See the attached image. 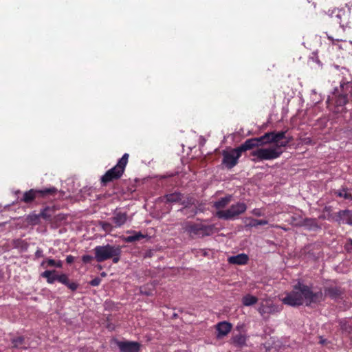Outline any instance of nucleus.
<instances>
[{"instance_id":"46","label":"nucleus","mask_w":352,"mask_h":352,"mask_svg":"<svg viewBox=\"0 0 352 352\" xmlns=\"http://www.w3.org/2000/svg\"><path fill=\"white\" fill-rule=\"evenodd\" d=\"M327 38H328L329 40L331 41L332 42L334 41V39H333V38L332 36H328Z\"/></svg>"},{"instance_id":"45","label":"nucleus","mask_w":352,"mask_h":352,"mask_svg":"<svg viewBox=\"0 0 352 352\" xmlns=\"http://www.w3.org/2000/svg\"><path fill=\"white\" fill-rule=\"evenodd\" d=\"M272 228H278V229H281V230H283L285 231H287V228L283 227V226H279V225H272L271 226Z\"/></svg>"},{"instance_id":"3","label":"nucleus","mask_w":352,"mask_h":352,"mask_svg":"<svg viewBox=\"0 0 352 352\" xmlns=\"http://www.w3.org/2000/svg\"><path fill=\"white\" fill-rule=\"evenodd\" d=\"M129 157L128 153H124L118 160L117 164L100 177V183L102 186H107L109 182L117 180L122 176L128 163Z\"/></svg>"},{"instance_id":"1","label":"nucleus","mask_w":352,"mask_h":352,"mask_svg":"<svg viewBox=\"0 0 352 352\" xmlns=\"http://www.w3.org/2000/svg\"><path fill=\"white\" fill-rule=\"evenodd\" d=\"M287 131H270L264 133L263 138L265 144H275V146L268 148H258L250 153L252 161L258 162L278 159L283 151L281 147H286L292 141V137H286Z\"/></svg>"},{"instance_id":"50","label":"nucleus","mask_w":352,"mask_h":352,"mask_svg":"<svg viewBox=\"0 0 352 352\" xmlns=\"http://www.w3.org/2000/svg\"><path fill=\"white\" fill-rule=\"evenodd\" d=\"M351 200H352V196L351 195V198H350Z\"/></svg>"},{"instance_id":"2","label":"nucleus","mask_w":352,"mask_h":352,"mask_svg":"<svg viewBox=\"0 0 352 352\" xmlns=\"http://www.w3.org/2000/svg\"><path fill=\"white\" fill-rule=\"evenodd\" d=\"M324 300L322 291L314 292L308 285L301 283L296 284L292 292L286 294L285 297L281 299L283 304L291 307H298L304 302L307 306L318 303Z\"/></svg>"},{"instance_id":"22","label":"nucleus","mask_w":352,"mask_h":352,"mask_svg":"<svg viewBox=\"0 0 352 352\" xmlns=\"http://www.w3.org/2000/svg\"><path fill=\"white\" fill-rule=\"evenodd\" d=\"M232 199V195H226L223 197L220 198L219 200L215 201L213 206L216 209H221L225 208Z\"/></svg>"},{"instance_id":"28","label":"nucleus","mask_w":352,"mask_h":352,"mask_svg":"<svg viewBox=\"0 0 352 352\" xmlns=\"http://www.w3.org/2000/svg\"><path fill=\"white\" fill-rule=\"evenodd\" d=\"M51 210H52V208L50 206H45L41 209L39 213L41 218H43L45 220L50 219L52 217V214L49 212Z\"/></svg>"},{"instance_id":"47","label":"nucleus","mask_w":352,"mask_h":352,"mask_svg":"<svg viewBox=\"0 0 352 352\" xmlns=\"http://www.w3.org/2000/svg\"><path fill=\"white\" fill-rule=\"evenodd\" d=\"M197 213V209H195L193 210V214L192 215H195Z\"/></svg>"},{"instance_id":"29","label":"nucleus","mask_w":352,"mask_h":352,"mask_svg":"<svg viewBox=\"0 0 352 352\" xmlns=\"http://www.w3.org/2000/svg\"><path fill=\"white\" fill-rule=\"evenodd\" d=\"M348 189L345 187H342L341 189L335 192V195L339 197H343L345 199H350L351 195L347 193Z\"/></svg>"},{"instance_id":"48","label":"nucleus","mask_w":352,"mask_h":352,"mask_svg":"<svg viewBox=\"0 0 352 352\" xmlns=\"http://www.w3.org/2000/svg\"><path fill=\"white\" fill-rule=\"evenodd\" d=\"M310 142H311L310 138H308V140H307V143Z\"/></svg>"},{"instance_id":"16","label":"nucleus","mask_w":352,"mask_h":352,"mask_svg":"<svg viewBox=\"0 0 352 352\" xmlns=\"http://www.w3.org/2000/svg\"><path fill=\"white\" fill-rule=\"evenodd\" d=\"M231 328V324L226 321L219 322L216 326L217 338H221L226 336L230 331Z\"/></svg>"},{"instance_id":"25","label":"nucleus","mask_w":352,"mask_h":352,"mask_svg":"<svg viewBox=\"0 0 352 352\" xmlns=\"http://www.w3.org/2000/svg\"><path fill=\"white\" fill-rule=\"evenodd\" d=\"M333 100H335V105L336 107H343L348 102V96L346 94H338L336 95V97Z\"/></svg>"},{"instance_id":"11","label":"nucleus","mask_w":352,"mask_h":352,"mask_svg":"<svg viewBox=\"0 0 352 352\" xmlns=\"http://www.w3.org/2000/svg\"><path fill=\"white\" fill-rule=\"evenodd\" d=\"M120 352H139L141 349V344L136 341H120L116 340Z\"/></svg>"},{"instance_id":"35","label":"nucleus","mask_w":352,"mask_h":352,"mask_svg":"<svg viewBox=\"0 0 352 352\" xmlns=\"http://www.w3.org/2000/svg\"><path fill=\"white\" fill-rule=\"evenodd\" d=\"M44 254L43 250L41 248H37L34 256V261H36L40 258H43Z\"/></svg>"},{"instance_id":"14","label":"nucleus","mask_w":352,"mask_h":352,"mask_svg":"<svg viewBox=\"0 0 352 352\" xmlns=\"http://www.w3.org/2000/svg\"><path fill=\"white\" fill-rule=\"evenodd\" d=\"M342 294V289L338 286H331L324 288V294L333 300L338 299Z\"/></svg>"},{"instance_id":"18","label":"nucleus","mask_w":352,"mask_h":352,"mask_svg":"<svg viewBox=\"0 0 352 352\" xmlns=\"http://www.w3.org/2000/svg\"><path fill=\"white\" fill-rule=\"evenodd\" d=\"M183 198V194L180 192H174L173 193L166 194L164 195V199L167 203H177L180 202Z\"/></svg>"},{"instance_id":"42","label":"nucleus","mask_w":352,"mask_h":352,"mask_svg":"<svg viewBox=\"0 0 352 352\" xmlns=\"http://www.w3.org/2000/svg\"><path fill=\"white\" fill-rule=\"evenodd\" d=\"M74 256L72 255H67L66 257V262L68 264H72L74 261Z\"/></svg>"},{"instance_id":"19","label":"nucleus","mask_w":352,"mask_h":352,"mask_svg":"<svg viewBox=\"0 0 352 352\" xmlns=\"http://www.w3.org/2000/svg\"><path fill=\"white\" fill-rule=\"evenodd\" d=\"M256 147V144L253 138L246 140L243 144L237 147L240 153L242 154L243 152L251 150L253 148Z\"/></svg>"},{"instance_id":"13","label":"nucleus","mask_w":352,"mask_h":352,"mask_svg":"<svg viewBox=\"0 0 352 352\" xmlns=\"http://www.w3.org/2000/svg\"><path fill=\"white\" fill-rule=\"evenodd\" d=\"M128 214L126 212H122L116 209L113 212L112 221L116 228L122 226L127 221Z\"/></svg>"},{"instance_id":"39","label":"nucleus","mask_w":352,"mask_h":352,"mask_svg":"<svg viewBox=\"0 0 352 352\" xmlns=\"http://www.w3.org/2000/svg\"><path fill=\"white\" fill-rule=\"evenodd\" d=\"M140 292L141 294L149 296L152 295V292L149 290L146 289L144 287H141L140 289Z\"/></svg>"},{"instance_id":"33","label":"nucleus","mask_w":352,"mask_h":352,"mask_svg":"<svg viewBox=\"0 0 352 352\" xmlns=\"http://www.w3.org/2000/svg\"><path fill=\"white\" fill-rule=\"evenodd\" d=\"M113 252H115V254H113V256H112L111 258L114 263H117L120 259L121 250L119 247L116 246Z\"/></svg>"},{"instance_id":"12","label":"nucleus","mask_w":352,"mask_h":352,"mask_svg":"<svg viewBox=\"0 0 352 352\" xmlns=\"http://www.w3.org/2000/svg\"><path fill=\"white\" fill-rule=\"evenodd\" d=\"M333 21L338 23L340 26L344 29L345 26L348 24L349 14L342 9H337L332 11L330 14Z\"/></svg>"},{"instance_id":"26","label":"nucleus","mask_w":352,"mask_h":352,"mask_svg":"<svg viewBox=\"0 0 352 352\" xmlns=\"http://www.w3.org/2000/svg\"><path fill=\"white\" fill-rule=\"evenodd\" d=\"M145 237L146 236L142 234L141 232H132L131 235L127 236L124 238V241L126 243H132L140 241Z\"/></svg>"},{"instance_id":"38","label":"nucleus","mask_w":352,"mask_h":352,"mask_svg":"<svg viewBox=\"0 0 352 352\" xmlns=\"http://www.w3.org/2000/svg\"><path fill=\"white\" fill-rule=\"evenodd\" d=\"M101 279L99 277H96L89 282V285L93 287H96L100 285Z\"/></svg>"},{"instance_id":"20","label":"nucleus","mask_w":352,"mask_h":352,"mask_svg":"<svg viewBox=\"0 0 352 352\" xmlns=\"http://www.w3.org/2000/svg\"><path fill=\"white\" fill-rule=\"evenodd\" d=\"M258 299L256 296L250 294L243 296L241 298V303L245 307H250L257 303Z\"/></svg>"},{"instance_id":"40","label":"nucleus","mask_w":352,"mask_h":352,"mask_svg":"<svg viewBox=\"0 0 352 352\" xmlns=\"http://www.w3.org/2000/svg\"><path fill=\"white\" fill-rule=\"evenodd\" d=\"M310 59L313 62L317 63L318 65H321V63H320V61L319 60L318 56V54L316 53H313V56L310 58Z\"/></svg>"},{"instance_id":"37","label":"nucleus","mask_w":352,"mask_h":352,"mask_svg":"<svg viewBox=\"0 0 352 352\" xmlns=\"http://www.w3.org/2000/svg\"><path fill=\"white\" fill-rule=\"evenodd\" d=\"M94 259V257L89 254H85L82 256V261L84 263H89Z\"/></svg>"},{"instance_id":"23","label":"nucleus","mask_w":352,"mask_h":352,"mask_svg":"<svg viewBox=\"0 0 352 352\" xmlns=\"http://www.w3.org/2000/svg\"><path fill=\"white\" fill-rule=\"evenodd\" d=\"M183 208L180 210L184 214H187V210L192 206L195 205V199L192 197H188L186 199L181 201Z\"/></svg>"},{"instance_id":"44","label":"nucleus","mask_w":352,"mask_h":352,"mask_svg":"<svg viewBox=\"0 0 352 352\" xmlns=\"http://www.w3.org/2000/svg\"><path fill=\"white\" fill-rule=\"evenodd\" d=\"M349 83V82H346L345 80H342L340 82V89L343 90L344 87L345 85H348Z\"/></svg>"},{"instance_id":"27","label":"nucleus","mask_w":352,"mask_h":352,"mask_svg":"<svg viewBox=\"0 0 352 352\" xmlns=\"http://www.w3.org/2000/svg\"><path fill=\"white\" fill-rule=\"evenodd\" d=\"M304 226L310 230H316L319 228L317 221L314 219H305Z\"/></svg>"},{"instance_id":"32","label":"nucleus","mask_w":352,"mask_h":352,"mask_svg":"<svg viewBox=\"0 0 352 352\" xmlns=\"http://www.w3.org/2000/svg\"><path fill=\"white\" fill-rule=\"evenodd\" d=\"M268 223V221L265 219H254L251 221L250 225L252 227H257L258 226H265Z\"/></svg>"},{"instance_id":"5","label":"nucleus","mask_w":352,"mask_h":352,"mask_svg":"<svg viewBox=\"0 0 352 352\" xmlns=\"http://www.w3.org/2000/svg\"><path fill=\"white\" fill-rule=\"evenodd\" d=\"M58 189L54 186L45 187L41 189L31 188L24 192L20 201L25 204H31L36 199H47L55 196Z\"/></svg>"},{"instance_id":"7","label":"nucleus","mask_w":352,"mask_h":352,"mask_svg":"<svg viewBox=\"0 0 352 352\" xmlns=\"http://www.w3.org/2000/svg\"><path fill=\"white\" fill-rule=\"evenodd\" d=\"M246 210L247 206L244 202H237L231 205L227 210L217 211L216 215L219 219L232 220L244 213Z\"/></svg>"},{"instance_id":"17","label":"nucleus","mask_w":352,"mask_h":352,"mask_svg":"<svg viewBox=\"0 0 352 352\" xmlns=\"http://www.w3.org/2000/svg\"><path fill=\"white\" fill-rule=\"evenodd\" d=\"M229 263L235 265H245L248 261V256L244 253L231 256L228 258Z\"/></svg>"},{"instance_id":"49","label":"nucleus","mask_w":352,"mask_h":352,"mask_svg":"<svg viewBox=\"0 0 352 352\" xmlns=\"http://www.w3.org/2000/svg\"><path fill=\"white\" fill-rule=\"evenodd\" d=\"M349 241H350L351 244L352 245V239H350Z\"/></svg>"},{"instance_id":"4","label":"nucleus","mask_w":352,"mask_h":352,"mask_svg":"<svg viewBox=\"0 0 352 352\" xmlns=\"http://www.w3.org/2000/svg\"><path fill=\"white\" fill-rule=\"evenodd\" d=\"M182 229L184 232H187L191 238H203L210 236L215 232L214 225H205L189 221L182 224Z\"/></svg>"},{"instance_id":"9","label":"nucleus","mask_w":352,"mask_h":352,"mask_svg":"<svg viewBox=\"0 0 352 352\" xmlns=\"http://www.w3.org/2000/svg\"><path fill=\"white\" fill-rule=\"evenodd\" d=\"M282 306L274 304L270 299H263L259 303L257 311L259 314L265 318V315H272L280 312Z\"/></svg>"},{"instance_id":"21","label":"nucleus","mask_w":352,"mask_h":352,"mask_svg":"<svg viewBox=\"0 0 352 352\" xmlns=\"http://www.w3.org/2000/svg\"><path fill=\"white\" fill-rule=\"evenodd\" d=\"M247 338L245 336L242 334H238L235 336H233L231 340V342L236 347H243L246 344Z\"/></svg>"},{"instance_id":"43","label":"nucleus","mask_w":352,"mask_h":352,"mask_svg":"<svg viewBox=\"0 0 352 352\" xmlns=\"http://www.w3.org/2000/svg\"><path fill=\"white\" fill-rule=\"evenodd\" d=\"M62 266H63L62 261H60V260H58L57 261H55V265H54V267H58V268H61Z\"/></svg>"},{"instance_id":"34","label":"nucleus","mask_w":352,"mask_h":352,"mask_svg":"<svg viewBox=\"0 0 352 352\" xmlns=\"http://www.w3.org/2000/svg\"><path fill=\"white\" fill-rule=\"evenodd\" d=\"M338 94H342L341 92H340L339 88L338 87H334L332 91L333 96L331 98V96H329L327 99L326 103L329 104L330 103L331 100H333L336 97V95H338Z\"/></svg>"},{"instance_id":"8","label":"nucleus","mask_w":352,"mask_h":352,"mask_svg":"<svg viewBox=\"0 0 352 352\" xmlns=\"http://www.w3.org/2000/svg\"><path fill=\"white\" fill-rule=\"evenodd\" d=\"M221 165L228 170L234 168L239 162L241 153L236 148H227L222 151Z\"/></svg>"},{"instance_id":"15","label":"nucleus","mask_w":352,"mask_h":352,"mask_svg":"<svg viewBox=\"0 0 352 352\" xmlns=\"http://www.w3.org/2000/svg\"><path fill=\"white\" fill-rule=\"evenodd\" d=\"M351 212L349 210H340L337 214L336 221L339 223L352 225Z\"/></svg>"},{"instance_id":"6","label":"nucleus","mask_w":352,"mask_h":352,"mask_svg":"<svg viewBox=\"0 0 352 352\" xmlns=\"http://www.w3.org/2000/svg\"><path fill=\"white\" fill-rule=\"evenodd\" d=\"M55 270H45L41 276L45 278L49 284H53L56 280L67 286L72 291H76L78 284L75 282H70L68 276L65 274H56Z\"/></svg>"},{"instance_id":"41","label":"nucleus","mask_w":352,"mask_h":352,"mask_svg":"<svg viewBox=\"0 0 352 352\" xmlns=\"http://www.w3.org/2000/svg\"><path fill=\"white\" fill-rule=\"evenodd\" d=\"M102 227L105 230H109L111 229V226L108 222H102Z\"/></svg>"},{"instance_id":"24","label":"nucleus","mask_w":352,"mask_h":352,"mask_svg":"<svg viewBox=\"0 0 352 352\" xmlns=\"http://www.w3.org/2000/svg\"><path fill=\"white\" fill-rule=\"evenodd\" d=\"M41 217L39 214H36L34 212L30 213L27 215L25 221L28 225L36 226L40 223Z\"/></svg>"},{"instance_id":"30","label":"nucleus","mask_w":352,"mask_h":352,"mask_svg":"<svg viewBox=\"0 0 352 352\" xmlns=\"http://www.w3.org/2000/svg\"><path fill=\"white\" fill-rule=\"evenodd\" d=\"M55 265V260L51 258H44L40 266L43 268H47L48 267H54Z\"/></svg>"},{"instance_id":"36","label":"nucleus","mask_w":352,"mask_h":352,"mask_svg":"<svg viewBox=\"0 0 352 352\" xmlns=\"http://www.w3.org/2000/svg\"><path fill=\"white\" fill-rule=\"evenodd\" d=\"M256 144V147L263 146L264 145H266L263 136L257 137V138H253Z\"/></svg>"},{"instance_id":"10","label":"nucleus","mask_w":352,"mask_h":352,"mask_svg":"<svg viewBox=\"0 0 352 352\" xmlns=\"http://www.w3.org/2000/svg\"><path fill=\"white\" fill-rule=\"evenodd\" d=\"M116 248V246L110 245L109 244L96 246L94 249L95 254L94 258L99 263L111 258L113 254H115L113 251Z\"/></svg>"},{"instance_id":"31","label":"nucleus","mask_w":352,"mask_h":352,"mask_svg":"<svg viewBox=\"0 0 352 352\" xmlns=\"http://www.w3.org/2000/svg\"><path fill=\"white\" fill-rule=\"evenodd\" d=\"M11 342L14 348H20L24 342V338L23 336H19L12 338Z\"/></svg>"}]
</instances>
